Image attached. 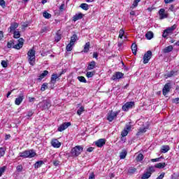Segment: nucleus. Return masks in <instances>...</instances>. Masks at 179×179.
I'll list each match as a JSON object with an SVG mask.
<instances>
[{
  "instance_id": "48",
  "label": "nucleus",
  "mask_w": 179,
  "mask_h": 179,
  "mask_svg": "<svg viewBox=\"0 0 179 179\" xmlns=\"http://www.w3.org/2000/svg\"><path fill=\"white\" fill-rule=\"evenodd\" d=\"M1 66H3V68H7L8 67V62L3 60L1 61Z\"/></svg>"
},
{
  "instance_id": "5",
  "label": "nucleus",
  "mask_w": 179,
  "mask_h": 179,
  "mask_svg": "<svg viewBox=\"0 0 179 179\" xmlns=\"http://www.w3.org/2000/svg\"><path fill=\"white\" fill-rule=\"evenodd\" d=\"M120 114V110L114 112L113 110H110L107 115V120L109 122H113L115 118H117V115Z\"/></svg>"
},
{
  "instance_id": "39",
  "label": "nucleus",
  "mask_w": 179,
  "mask_h": 179,
  "mask_svg": "<svg viewBox=\"0 0 179 179\" xmlns=\"http://www.w3.org/2000/svg\"><path fill=\"white\" fill-rule=\"evenodd\" d=\"M13 37H14V38H20V32L19 31H14Z\"/></svg>"
},
{
  "instance_id": "36",
  "label": "nucleus",
  "mask_w": 179,
  "mask_h": 179,
  "mask_svg": "<svg viewBox=\"0 0 179 179\" xmlns=\"http://www.w3.org/2000/svg\"><path fill=\"white\" fill-rule=\"evenodd\" d=\"M73 43H71V42L66 45V51H72L73 48Z\"/></svg>"
},
{
  "instance_id": "57",
  "label": "nucleus",
  "mask_w": 179,
  "mask_h": 179,
  "mask_svg": "<svg viewBox=\"0 0 179 179\" xmlns=\"http://www.w3.org/2000/svg\"><path fill=\"white\" fill-rule=\"evenodd\" d=\"M93 58H96V59H99V53L98 52H94L93 53Z\"/></svg>"
},
{
  "instance_id": "46",
  "label": "nucleus",
  "mask_w": 179,
  "mask_h": 179,
  "mask_svg": "<svg viewBox=\"0 0 179 179\" xmlns=\"http://www.w3.org/2000/svg\"><path fill=\"white\" fill-rule=\"evenodd\" d=\"M17 171H18V173H22V171H23V166L22 165H18L16 167Z\"/></svg>"
},
{
  "instance_id": "38",
  "label": "nucleus",
  "mask_w": 179,
  "mask_h": 179,
  "mask_svg": "<svg viewBox=\"0 0 179 179\" xmlns=\"http://www.w3.org/2000/svg\"><path fill=\"white\" fill-rule=\"evenodd\" d=\"M43 17H45V19H50L51 14H50L47 11H44L43 13Z\"/></svg>"
},
{
  "instance_id": "24",
  "label": "nucleus",
  "mask_w": 179,
  "mask_h": 179,
  "mask_svg": "<svg viewBox=\"0 0 179 179\" xmlns=\"http://www.w3.org/2000/svg\"><path fill=\"white\" fill-rule=\"evenodd\" d=\"M19 27V24L17 22H14L13 24H11L10 27V31H13V30H16Z\"/></svg>"
},
{
  "instance_id": "4",
  "label": "nucleus",
  "mask_w": 179,
  "mask_h": 179,
  "mask_svg": "<svg viewBox=\"0 0 179 179\" xmlns=\"http://www.w3.org/2000/svg\"><path fill=\"white\" fill-rule=\"evenodd\" d=\"M39 108L43 111L44 110H48L51 107V102L50 100H43L38 104Z\"/></svg>"
},
{
  "instance_id": "31",
  "label": "nucleus",
  "mask_w": 179,
  "mask_h": 179,
  "mask_svg": "<svg viewBox=\"0 0 179 179\" xmlns=\"http://www.w3.org/2000/svg\"><path fill=\"white\" fill-rule=\"evenodd\" d=\"M61 38H62V35H61L59 32H57L55 37V41H56V43H58V41H61Z\"/></svg>"
},
{
  "instance_id": "58",
  "label": "nucleus",
  "mask_w": 179,
  "mask_h": 179,
  "mask_svg": "<svg viewBox=\"0 0 179 179\" xmlns=\"http://www.w3.org/2000/svg\"><path fill=\"white\" fill-rule=\"evenodd\" d=\"M64 8H65V4L63 3L59 6V10L64 12Z\"/></svg>"
},
{
  "instance_id": "54",
  "label": "nucleus",
  "mask_w": 179,
  "mask_h": 179,
  "mask_svg": "<svg viewBox=\"0 0 179 179\" xmlns=\"http://www.w3.org/2000/svg\"><path fill=\"white\" fill-rule=\"evenodd\" d=\"M172 103H174L175 104H178L179 103V98H176L173 99Z\"/></svg>"
},
{
  "instance_id": "14",
  "label": "nucleus",
  "mask_w": 179,
  "mask_h": 179,
  "mask_svg": "<svg viewBox=\"0 0 179 179\" xmlns=\"http://www.w3.org/2000/svg\"><path fill=\"white\" fill-rule=\"evenodd\" d=\"M24 99V96H23V94H22L19 97L15 99V104L16 106H20V104L22 103V101H23Z\"/></svg>"
},
{
  "instance_id": "15",
  "label": "nucleus",
  "mask_w": 179,
  "mask_h": 179,
  "mask_svg": "<svg viewBox=\"0 0 179 179\" xmlns=\"http://www.w3.org/2000/svg\"><path fill=\"white\" fill-rule=\"evenodd\" d=\"M84 15L82 13H79L73 16V21L76 22L83 18Z\"/></svg>"
},
{
  "instance_id": "55",
  "label": "nucleus",
  "mask_w": 179,
  "mask_h": 179,
  "mask_svg": "<svg viewBox=\"0 0 179 179\" xmlns=\"http://www.w3.org/2000/svg\"><path fill=\"white\" fill-rule=\"evenodd\" d=\"M0 6H2V8H5V1L4 0H0Z\"/></svg>"
},
{
  "instance_id": "43",
  "label": "nucleus",
  "mask_w": 179,
  "mask_h": 179,
  "mask_svg": "<svg viewBox=\"0 0 179 179\" xmlns=\"http://www.w3.org/2000/svg\"><path fill=\"white\" fill-rule=\"evenodd\" d=\"M86 76H87V78H93V76H94V72H93V71L87 72Z\"/></svg>"
},
{
  "instance_id": "41",
  "label": "nucleus",
  "mask_w": 179,
  "mask_h": 179,
  "mask_svg": "<svg viewBox=\"0 0 179 179\" xmlns=\"http://www.w3.org/2000/svg\"><path fill=\"white\" fill-rule=\"evenodd\" d=\"M136 162H142L143 160V155L138 154V155L136 158Z\"/></svg>"
},
{
  "instance_id": "8",
  "label": "nucleus",
  "mask_w": 179,
  "mask_h": 179,
  "mask_svg": "<svg viewBox=\"0 0 179 179\" xmlns=\"http://www.w3.org/2000/svg\"><path fill=\"white\" fill-rule=\"evenodd\" d=\"M150 58H152V51L148 50L143 56V64H148L150 61Z\"/></svg>"
},
{
  "instance_id": "64",
  "label": "nucleus",
  "mask_w": 179,
  "mask_h": 179,
  "mask_svg": "<svg viewBox=\"0 0 179 179\" xmlns=\"http://www.w3.org/2000/svg\"><path fill=\"white\" fill-rule=\"evenodd\" d=\"M93 149H94V148H93L92 147H90V148H87V152H92L93 150Z\"/></svg>"
},
{
  "instance_id": "16",
  "label": "nucleus",
  "mask_w": 179,
  "mask_h": 179,
  "mask_svg": "<svg viewBox=\"0 0 179 179\" xmlns=\"http://www.w3.org/2000/svg\"><path fill=\"white\" fill-rule=\"evenodd\" d=\"M177 29V24H173L172 27L167 28L164 30L165 33L170 34L174 31L175 29Z\"/></svg>"
},
{
  "instance_id": "21",
  "label": "nucleus",
  "mask_w": 179,
  "mask_h": 179,
  "mask_svg": "<svg viewBox=\"0 0 179 179\" xmlns=\"http://www.w3.org/2000/svg\"><path fill=\"white\" fill-rule=\"evenodd\" d=\"M170 150V146L169 145H162L161 148V153H167Z\"/></svg>"
},
{
  "instance_id": "29",
  "label": "nucleus",
  "mask_w": 179,
  "mask_h": 179,
  "mask_svg": "<svg viewBox=\"0 0 179 179\" xmlns=\"http://www.w3.org/2000/svg\"><path fill=\"white\" fill-rule=\"evenodd\" d=\"M137 50H138V46H137L135 43H133V44L131 45V51H132V52H133V54H134V55H136V51H137Z\"/></svg>"
},
{
  "instance_id": "52",
  "label": "nucleus",
  "mask_w": 179,
  "mask_h": 179,
  "mask_svg": "<svg viewBox=\"0 0 179 179\" xmlns=\"http://www.w3.org/2000/svg\"><path fill=\"white\" fill-rule=\"evenodd\" d=\"M136 171V169L134 168V169H130L128 170V173L129 174H134V173H135Z\"/></svg>"
},
{
  "instance_id": "7",
  "label": "nucleus",
  "mask_w": 179,
  "mask_h": 179,
  "mask_svg": "<svg viewBox=\"0 0 179 179\" xmlns=\"http://www.w3.org/2000/svg\"><path fill=\"white\" fill-rule=\"evenodd\" d=\"M124 78V73L122 72L117 71L114 73V75L111 77V80H120V79H122Z\"/></svg>"
},
{
  "instance_id": "10",
  "label": "nucleus",
  "mask_w": 179,
  "mask_h": 179,
  "mask_svg": "<svg viewBox=\"0 0 179 179\" xmlns=\"http://www.w3.org/2000/svg\"><path fill=\"white\" fill-rule=\"evenodd\" d=\"M69 127H71V122H64L58 127L57 131L62 132V131H65Z\"/></svg>"
},
{
  "instance_id": "49",
  "label": "nucleus",
  "mask_w": 179,
  "mask_h": 179,
  "mask_svg": "<svg viewBox=\"0 0 179 179\" xmlns=\"http://www.w3.org/2000/svg\"><path fill=\"white\" fill-rule=\"evenodd\" d=\"M128 133H129L128 130L124 129V130L122 131L121 135H122V137L127 136V135H128Z\"/></svg>"
},
{
  "instance_id": "18",
  "label": "nucleus",
  "mask_w": 179,
  "mask_h": 179,
  "mask_svg": "<svg viewBox=\"0 0 179 179\" xmlns=\"http://www.w3.org/2000/svg\"><path fill=\"white\" fill-rule=\"evenodd\" d=\"M58 78H59V76H57V74H52L50 78L51 83H52V85H55V83H57V79H58Z\"/></svg>"
},
{
  "instance_id": "42",
  "label": "nucleus",
  "mask_w": 179,
  "mask_h": 179,
  "mask_svg": "<svg viewBox=\"0 0 179 179\" xmlns=\"http://www.w3.org/2000/svg\"><path fill=\"white\" fill-rule=\"evenodd\" d=\"M85 111V107L81 106L78 110H77V114L78 115H82V113Z\"/></svg>"
},
{
  "instance_id": "12",
  "label": "nucleus",
  "mask_w": 179,
  "mask_h": 179,
  "mask_svg": "<svg viewBox=\"0 0 179 179\" xmlns=\"http://www.w3.org/2000/svg\"><path fill=\"white\" fill-rule=\"evenodd\" d=\"M95 145L96 146H97V148H103V146H104V145H106V139L104 138H100L98 141H96L95 142Z\"/></svg>"
},
{
  "instance_id": "6",
  "label": "nucleus",
  "mask_w": 179,
  "mask_h": 179,
  "mask_svg": "<svg viewBox=\"0 0 179 179\" xmlns=\"http://www.w3.org/2000/svg\"><path fill=\"white\" fill-rule=\"evenodd\" d=\"M135 106V102L134 101H129L127 102L124 105L122 106V110L123 111H129L130 108H132Z\"/></svg>"
},
{
  "instance_id": "44",
  "label": "nucleus",
  "mask_w": 179,
  "mask_h": 179,
  "mask_svg": "<svg viewBox=\"0 0 179 179\" xmlns=\"http://www.w3.org/2000/svg\"><path fill=\"white\" fill-rule=\"evenodd\" d=\"M148 173H150L152 175V173H155V166H150L148 169H147Z\"/></svg>"
},
{
  "instance_id": "13",
  "label": "nucleus",
  "mask_w": 179,
  "mask_h": 179,
  "mask_svg": "<svg viewBox=\"0 0 179 179\" xmlns=\"http://www.w3.org/2000/svg\"><path fill=\"white\" fill-rule=\"evenodd\" d=\"M51 145L53 148H56L57 149L61 148V142L57 139L52 140Z\"/></svg>"
},
{
  "instance_id": "23",
  "label": "nucleus",
  "mask_w": 179,
  "mask_h": 179,
  "mask_svg": "<svg viewBox=\"0 0 179 179\" xmlns=\"http://www.w3.org/2000/svg\"><path fill=\"white\" fill-rule=\"evenodd\" d=\"M89 50H90V43L87 42L84 45V50H83V52H89Z\"/></svg>"
},
{
  "instance_id": "34",
  "label": "nucleus",
  "mask_w": 179,
  "mask_h": 179,
  "mask_svg": "<svg viewBox=\"0 0 179 179\" xmlns=\"http://www.w3.org/2000/svg\"><path fill=\"white\" fill-rule=\"evenodd\" d=\"M152 175L150 172L146 171L144 173L141 177L142 179H148Z\"/></svg>"
},
{
  "instance_id": "9",
  "label": "nucleus",
  "mask_w": 179,
  "mask_h": 179,
  "mask_svg": "<svg viewBox=\"0 0 179 179\" xmlns=\"http://www.w3.org/2000/svg\"><path fill=\"white\" fill-rule=\"evenodd\" d=\"M165 12L166 10H164V8H161L159 10L160 20H163V19H167V17H169V13H165Z\"/></svg>"
},
{
  "instance_id": "27",
  "label": "nucleus",
  "mask_w": 179,
  "mask_h": 179,
  "mask_svg": "<svg viewBox=\"0 0 179 179\" xmlns=\"http://www.w3.org/2000/svg\"><path fill=\"white\" fill-rule=\"evenodd\" d=\"M164 54H168V52H171L173 51V45H169L164 49Z\"/></svg>"
},
{
  "instance_id": "25",
  "label": "nucleus",
  "mask_w": 179,
  "mask_h": 179,
  "mask_svg": "<svg viewBox=\"0 0 179 179\" xmlns=\"http://www.w3.org/2000/svg\"><path fill=\"white\" fill-rule=\"evenodd\" d=\"M127 153L128 152H127V150H122V151L120 154V158L121 159H125L127 157Z\"/></svg>"
},
{
  "instance_id": "33",
  "label": "nucleus",
  "mask_w": 179,
  "mask_h": 179,
  "mask_svg": "<svg viewBox=\"0 0 179 179\" xmlns=\"http://www.w3.org/2000/svg\"><path fill=\"white\" fill-rule=\"evenodd\" d=\"M6 152V148L3 147L0 148V157H3L5 156V153Z\"/></svg>"
},
{
  "instance_id": "47",
  "label": "nucleus",
  "mask_w": 179,
  "mask_h": 179,
  "mask_svg": "<svg viewBox=\"0 0 179 179\" xmlns=\"http://www.w3.org/2000/svg\"><path fill=\"white\" fill-rule=\"evenodd\" d=\"M6 170V166H3V167L0 168V177L2 176L3 173H5Z\"/></svg>"
},
{
  "instance_id": "22",
  "label": "nucleus",
  "mask_w": 179,
  "mask_h": 179,
  "mask_svg": "<svg viewBox=\"0 0 179 179\" xmlns=\"http://www.w3.org/2000/svg\"><path fill=\"white\" fill-rule=\"evenodd\" d=\"M77 40H78V35H76V34H73V36L71 37V40H70V43L71 44L75 45V43H76Z\"/></svg>"
},
{
  "instance_id": "26",
  "label": "nucleus",
  "mask_w": 179,
  "mask_h": 179,
  "mask_svg": "<svg viewBox=\"0 0 179 179\" xmlns=\"http://www.w3.org/2000/svg\"><path fill=\"white\" fill-rule=\"evenodd\" d=\"M43 164H44V161H38L34 164V168L40 169Z\"/></svg>"
},
{
  "instance_id": "19",
  "label": "nucleus",
  "mask_w": 179,
  "mask_h": 179,
  "mask_svg": "<svg viewBox=\"0 0 179 179\" xmlns=\"http://www.w3.org/2000/svg\"><path fill=\"white\" fill-rule=\"evenodd\" d=\"M95 67H96V62L92 61L88 64L87 69V71H92V69H94Z\"/></svg>"
},
{
  "instance_id": "11",
  "label": "nucleus",
  "mask_w": 179,
  "mask_h": 179,
  "mask_svg": "<svg viewBox=\"0 0 179 179\" xmlns=\"http://www.w3.org/2000/svg\"><path fill=\"white\" fill-rule=\"evenodd\" d=\"M24 40L23 38H21L18 40V43L17 45H14L13 46V48H15V50H20L23 47Z\"/></svg>"
},
{
  "instance_id": "2",
  "label": "nucleus",
  "mask_w": 179,
  "mask_h": 179,
  "mask_svg": "<svg viewBox=\"0 0 179 179\" xmlns=\"http://www.w3.org/2000/svg\"><path fill=\"white\" fill-rule=\"evenodd\" d=\"M27 56L30 65L33 66V65H34V62L36 61V50H34V48H31L28 51Z\"/></svg>"
},
{
  "instance_id": "56",
  "label": "nucleus",
  "mask_w": 179,
  "mask_h": 179,
  "mask_svg": "<svg viewBox=\"0 0 179 179\" xmlns=\"http://www.w3.org/2000/svg\"><path fill=\"white\" fill-rule=\"evenodd\" d=\"M164 178V173H161L156 179H163Z\"/></svg>"
},
{
  "instance_id": "37",
  "label": "nucleus",
  "mask_w": 179,
  "mask_h": 179,
  "mask_svg": "<svg viewBox=\"0 0 179 179\" xmlns=\"http://www.w3.org/2000/svg\"><path fill=\"white\" fill-rule=\"evenodd\" d=\"M77 79L82 83H87V80H86V78H85L84 76H78L77 77Z\"/></svg>"
},
{
  "instance_id": "60",
  "label": "nucleus",
  "mask_w": 179,
  "mask_h": 179,
  "mask_svg": "<svg viewBox=\"0 0 179 179\" xmlns=\"http://www.w3.org/2000/svg\"><path fill=\"white\" fill-rule=\"evenodd\" d=\"M66 72V70H62V72L59 73V74L58 75L59 76V78H61V76H62V75H64V73H65Z\"/></svg>"
},
{
  "instance_id": "32",
  "label": "nucleus",
  "mask_w": 179,
  "mask_h": 179,
  "mask_svg": "<svg viewBox=\"0 0 179 179\" xmlns=\"http://www.w3.org/2000/svg\"><path fill=\"white\" fill-rule=\"evenodd\" d=\"M145 37L148 40H152L153 37V32L152 31H148L145 34Z\"/></svg>"
},
{
  "instance_id": "50",
  "label": "nucleus",
  "mask_w": 179,
  "mask_h": 179,
  "mask_svg": "<svg viewBox=\"0 0 179 179\" xmlns=\"http://www.w3.org/2000/svg\"><path fill=\"white\" fill-rule=\"evenodd\" d=\"M12 45H15V43H13V41H10L9 42H8L7 47L8 48H12Z\"/></svg>"
},
{
  "instance_id": "45",
  "label": "nucleus",
  "mask_w": 179,
  "mask_h": 179,
  "mask_svg": "<svg viewBox=\"0 0 179 179\" xmlns=\"http://www.w3.org/2000/svg\"><path fill=\"white\" fill-rule=\"evenodd\" d=\"M124 34H125L124 29H120L119 31V38H122V37H124Z\"/></svg>"
},
{
  "instance_id": "63",
  "label": "nucleus",
  "mask_w": 179,
  "mask_h": 179,
  "mask_svg": "<svg viewBox=\"0 0 179 179\" xmlns=\"http://www.w3.org/2000/svg\"><path fill=\"white\" fill-rule=\"evenodd\" d=\"M160 160V158H155V159H152L151 162L155 163V162H159Z\"/></svg>"
},
{
  "instance_id": "35",
  "label": "nucleus",
  "mask_w": 179,
  "mask_h": 179,
  "mask_svg": "<svg viewBox=\"0 0 179 179\" xmlns=\"http://www.w3.org/2000/svg\"><path fill=\"white\" fill-rule=\"evenodd\" d=\"M46 89H48V83H45L41 85V91L45 92Z\"/></svg>"
},
{
  "instance_id": "17",
  "label": "nucleus",
  "mask_w": 179,
  "mask_h": 179,
  "mask_svg": "<svg viewBox=\"0 0 179 179\" xmlns=\"http://www.w3.org/2000/svg\"><path fill=\"white\" fill-rule=\"evenodd\" d=\"M168 92H170V83H166L162 90L164 96H166Z\"/></svg>"
},
{
  "instance_id": "51",
  "label": "nucleus",
  "mask_w": 179,
  "mask_h": 179,
  "mask_svg": "<svg viewBox=\"0 0 179 179\" xmlns=\"http://www.w3.org/2000/svg\"><path fill=\"white\" fill-rule=\"evenodd\" d=\"M176 74V71H171L170 73L167 74L168 78H171V76H174Z\"/></svg>"
},
{
  "instance_id": "20",
  "label": "nucleus",
  "mask_w": 179,
  "mask_h": 179,
  "mask_svg": "<svg viewBox=\"0 0 179 179\" xmlns=\"http://www.w3.org/2000/svg\"><path fill=\"white\" fill-rule=\"evenodd\" d=\"M48 75V71L45 70L39 76V78H38V80H43L45 76Z\"/></svg>"
},
{
  "instance_id": "3",
  "label": "nucleus",
  "mask_w": 179,
  "mask_h": 179,
  "mask_svg": "<svg viewBox=\"0 0 179 179\" xmlns=\"http://www.w3.org/2000/svg\"><path fill=\"white\" fill-rule=\"evenodd\" d=\"M83 152V147L82 145H76L73 149H71V153L74 157H78L80 153Z\"/></svg>"
},
{
  "instance_id": "59",
  "label": "nucleus",
  "mask_w": 179,
  "mask_h": 179,
  "mask_svg": "<svg viewBox=\"0 0 179 179\" xmlns=\"http://www.w3.org/2000/svg\"><path fill=\"white\" fill-rule=\"evenodd\" d=\"M167 36H169V34L167 32H166L165 31H164L162 37H164V38H167Z\"/></svg>"
},
{
  "instance_id": "30",
  "label": "nucleus",
  "mask_w": 179,
  "mask_h": 179,
  "mask_svg": "<svg viewBox=\"0 0 179 179\" xmlns=\"http://www.w3.org/2000/svg\"><path fill=\"white\" fill-rule=\"evenodd\" d=\"M80 8H81V9H83V10H89V5L87 3H81Z\"/></svg>"
},
{
  "instance_id": "53",
  "label": "nucleus",
  "mask_w": 179,
  "mask_h": 179,
  "mask_svg": "<svg viewBox=\"0 0 179 179\" xmlns=\"http://www.w3.org/2000/svg\"><path fill=\"white\" fill-rule=\"evenodd\" d=\"M141 2V0H134L133 3V6L136 8V6H138V3Z\"/></svg>"
},
{
  "instance_id": "1",
  "label": "nucleus",
  "mask_w": 179,
  "mask_h": 179,
  "mask_svg": "<svg viewBox=\"0 0 179 179\" xmlns=\"http://www.w3.org/2000/svg\"><path fill=\"white\" fill-rule=\"evenodd\" d=\"M20 157L23 159H31L36 156V152L33 150H28L19 153Z\"/></svg>"
},
{
  "instance_id": "62",
  "label": "nucleus",
  "mask_w": 179,
  "mask_h": 179,
  "mask_svg": "<svg viewBox=\"0 0 179 179\" xmlns=\"http://www.w3.org/2000/svg\"><path fill=\"white\" fill-rule=\"evenodd\" d=\"M94 173H92L89 177V179H94Z\"/></svg>"
},
{
  "instance_id": "61",
  "label": "nucleus",
  "mask_w": 179,
  "mask_h": 179,
  "mask_svg": "<svg viewBox=\"0 0 179 179\" xmlns=\"http://www.w3.org/2000/svg\"><path fill=\"white\" fill-rule=\"evenodd\" d=\"M175 0H164L165 3H171V2H174Z\"/></svg>"
},
{
  "instance_id": "40",
  "label": "nucleus",
  "mask_w": 179,
  "mask_h": 179,
  "mask_svg": "<svg viewBox=\"0 0 179 179\" xmlns=\"http://www.w3.org/2000/svg\"><path fill=\"white\" fill-rule=\"evenodd\" d=\"M145 132H146V128L139 129V130L137 132L136 135L138 136H139V135H141V134H145Z\"/></svg>"
},
{
  "instance_id": "28",
  "label": "nucleus",
  "mask_w": 179,
  "mask_h": 179,
  "mask_svg": "<svg viewBox=\"0 0 179 179\" xmlns=\"http://www.w3.org/2000/svg\"><path fill=\"white\" fill-rule=\"evenodd\" d=\"M155 167L156 169H164L166 167V163L163 162V163L156 164Z\"/></svg>"
}]
</instances>
